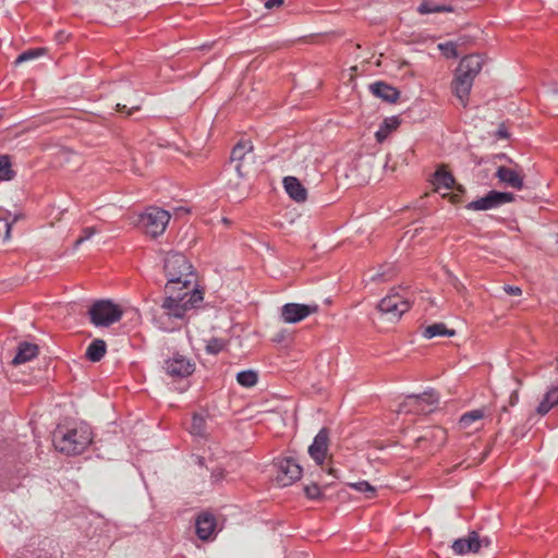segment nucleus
<instances>
[{
	"label": "nucleus",
	"mask_w": 558,
	"mask_h": 558,
	"mask_svg": "<svg viewBox=\"0 0 558 558\" xmlns=\"http://www.w3.org/2000/svg\"><path fill=\"white\" fill-rule=\"evenodd\" d=\"M217 521L213 513L202 512L195 520L196 535L202 541H208L211 538L216 531Z\"/></svg>",
	"instance_id": "obj_17"
},
{
	"label": "nucleus",
	"mask_w": 558,
	"mask_h": 558,
	"mask_svg": "<svg viewBox=\"0 0 558 558\" xmlns=\"http://www.w3.org/2000/svg\"><path fill=\"white\" fill-rule=\"evenodd\" d=\"M225 477V472L222 469H217L211 472L213 482H219Z\"/></svg>",
	"instance_id": "obj_41"
},
{
	"label": "nucleus",
	"mask_w": 558,
	"mask_h": 558,
	"mask_svg": "<svg viewBox=\"0 0 558 558\" xmlns=\"http://www.w3.org/2000/svg\"><path fill=\"white\" fill-rule=\"evenodd\" d=\"M92 441L93 432L86 424L58 425L52 433V444L56 450L66 456L83 453Z\"/></svg>",
	"instance_id": "obj_1"
},
{
	"label": "nucleus",
	"mask_w": 558,
	"mask_h": 558,
	"mask_svg": "<svg viewBox=\"0 0 558 558\" xmlns=\"http://www.w3.org/2000/svg\"><path fill=\"white\" fill-rule=\"evenodd\" d=\"M141 108L140 105H134L128 109L126 105L117 104V110L119 112H126L128 116L132 114L134 111H138Z\"/></svg>",
	"instance_id": "obj_39"
},
{
	"label": "nucleus",
	"mask_w": 558,
	"mask_h": 558,
	"mask_svg": "<svg viewBox=\"0 0 558 558\" xmlns=\"http://www.w3.org/2000/svg\"><path fill=\"white\" fill-rule=\"evenodd\" d=\"M15 172L12 169L11 159L8 155H0V180H12Z\"/></svg>",
	"instance_id": "obj_31"
},
{
	"label": "nucleus",
	"mask_w": 558,
	"mask_h": 558,
	"mask_svg": "<svg viewBox=\"0 0 558 558\" xmlns=\"http://www.w3.org/2000/svg\"><path fill=\"white\" fill-rule=\"evenodd\" d=\"M427 441L432 444V449L442 447L447 441V430L442 427L434 426L416 439L418 447H422Z\"/></svg>",
	"instance_id": "obj_19"
},
{
	"label": "nucleus",
	"mask_w": 558,
	"mask_h": 558,
	"mask_svg": "<svg viewBox=\"0 0 558 558\" xmlns=\"http://www.w3.org/2000/svg\"><path fill=\"white\" fill-rule=\"evenodd\" d=\"M275 466L277 469L276 482L282 487L292 485L302 476L303 469L294 458H278L275 461Z\"/></svg>",
	"instance_id": "obj_8"
},
{
	"label": "nucleus",
	"mask_w": 558,
	"mask_h": 558,
	"mask_svg": "<svg viewBox=\"0 0 558 558\" xmlns=\"http://www.w3.org/2000/svg\"><path fill=\"white\" fill-rule=\"evenodd\" d=\"M369 89L376 97L390 104L396 102L400 97V92L396 87L381 81L371 84Z\"/></svg>",
	"instance_id": "obj_21"
},
{
	"label": "nucleus",
	"mask_w": 558,
	"mask_h": 558,
	"mask_svg": "<svg viewBox=\"0 0 558 558\" xmlns=\"http://www.w3.org/2000/svg\"><path fill=\"white\" fill-rule=\"evenodd\" d=\"M518 400V397L517 395H512L511 398H510V403L511 405H513L515 403V401Z\"/></svg>",
	"instance_id": "obj_48"
},
{
	"label": "nucleus",
	"mask_w": 558,
	"mask_h": 558,
	"mask_svg": "<svg viewBox=\"0 0 558 558\" xmlns=\"http://www.w3.org/2000/svg\"><path fill=\"white\" fill-rule=\"evenodd\" d=\"M558 404V388H550L538 404L536 411L539 415L547 414L555 405Z\"/></svg>",
	"instance_id": "obj_28"
},
{
	"label": "nucleus",
	"mask_w": 558,
	"mask_h": 558,
	"mask_svg": "<svg viewBox=\"0 0 558 558\" xmlns=\"http://www.w3.org/2000/svg\"><path fill=\"white\" fill-rule=\"evenodd\" d=\"M453 8L447 4H438L434 1L424 0L417 7V12L420 14H430V13H442V12H452Z\"/></svg>",
	"instance_id": "obj_29"
},
{
	"label": "nucleus",
	"mask_w": 558,
	"mask_h": 558,
	"mask_svg": "<svg viewBox=\"0 0 558 558\" xmlns=\"http://www.w3.org/2000/svg\"><path fill=\"white\" fill-rule=\"evenodd\" d=\"M456 331L453 329H448L446 324L444 323H435L425 327L422 331V336L425 339H432L435 337H453Z\"/></svg>",
	"instance_id": "obj_27"
},
{
	"label": "nucleus",
	"mask_w": 558,
	"mask_h": 558,
	"mask_svg": "<svg viewBox=\"0 0 558 558\" xmlns=\"http://www.w3.org/2000/svg\"><path fill=\"white\" fill-rule=\"evenodd\" d=\"M485 417V409H474L463 413L459 421L458 426L468 433L476 432L482 428V420Z\"/></svg>",
	"instance_id": "obj_18"
},
{
	"label": "nucleus",
	"mask_w": 558,
	"mask_h": 558,
	"mask_svg": "<svg viewBox=\"0 0 558 558\" xmlns=\"http://www.w3.org/2000/svg\"><path fill=\"white\" fill-rule=\"evenodd\" d=\"M106 351V342L102 339H95L88 344L85 356L90 362H99L105 356Z\"/></svg>",
	"instance_id": "obj_25"
},
{
	"label": "nucleus",
	"mask_w": 558,
	"mask_h": 558,
	"mask_svg": "<svg viewBox=\"0 0 558 558\" xmlns=\"http://www.w3.org/2000/svg\"><path fill=\"white\" fill-rule=\"evenodd\" d=\"M165 293L167 295L161 303L162 310L168 316L180 319L203 301V293L198 289H168L165 286Z\"/></svg>",
	"instance_id": "obj_3"
},
{
	"label": "nucleus",
	"mask_w": 558,
	"mask_h": 558,
	"mask_svg": "<svg viewBox=\"0 0 558 558\" xmlns=\"http://www.w3.org/2000/svg\"><path fill=\"white\" fill-rule=\"evenodd\" d=\"M39 348L35 343L31 342H21L17 345L16 354L12 360L13 365H21L26 362L32 361L38 355Z\"/></svg>",
	"instance_id": "obj_24"
},
{
	"label": "nucleus",
	"mask_w": 558,
	"mask_h": 558,
	"mask_svg": "<svg viewBox=\"0 0 558 558\" xmlns=\"http://www.w3.org/2000/svg\"><path fill=\"white\" fill-rule=\"evenodd\" d=\"M4 226H5V228H7V233H9V231H10V226H9V223H7V222H5V223H4Z\"/></svg>",
	"instance_id": "obj_50"
},
{
	"label": "nucleus",
	"mask_w": 558,
	"mask_h": 558,
	"mask_svg": "<svg viewBox=\"0 0 558 558\" xmlns=\"http://www.w3.org/2000/svg\"><path fill=\"white\" fill-rule=\"evenodd\" d=\"M489 545L490 539L488 537L481 538L477 532L472 531L466 537L456 539L451 548L456 555L463 556L471 553L476 554L482 547H488Z\"/></svg>",
	"instance_id": "obj_11"
},
{
	"label": "nucleus",
	"mask_w": 558,
	"mask_h": 558,
	"mask_svg": "<svg viewBox=\"0 0 558 558\" xmlns=\"http://www.w3.org/2000/svg\"><path fill=\"white\" fill-rule=\"evenodd\" d=\"M438 48L446 58H458L457 45L454 43L439 44Z\"/></svg>",
	"instance_id": "obj_36"
},
{
	"label": "nucleus",
	"mask_w": 558,
	"mask_h": 558,
	"mask_svg": "<svg viewBox=\"0 0 558 558\" xmlns=\"http://www.w3.org/2000/svg\"><path fill=\"white\" fill-rule=\"evenodd\" d=\"M226 347V342L220 339V338H211L207 341V344H206V352L208 354H218L220 353Z\"/></svg>",
	"instance_id": "obj_35"
},
{
	"label": "nucleus",
	"mask_w": 558,
	"mask_h": 558,
	"mask_svg": "<svg viewBox=\"0 0 558 558\" xmlns=\"http://www.w3.org/2000/svg\"><path fill=\"white\" fill-rule=\"evenodd\" d=\"M399 125L400 120L398 117L393 116L386 118L375 133L376 141L378 143H383L392 131L398 129Z\"/></svg>",
	"instance_id": "obj_26"
},
{
	"label": "nucleus",
	"mask_w": 558,
	"mask_h": 558,
	"mask_svg": "<svg viewBox=\"0 0 558 558\" xmlns=\"http://www.w3.org/2000/svg\"><path fill=\"white\" fill-rule=\"evenodd\" d=\"M328 445L329 429L323 427L314 437L312 445L308 447V454L317 465H323L328 452Z\"/></svg>",
	"instance_id": "obj_13"
},
{
	"label": "nucleus",
	"mask_w": 558,
	"mask_h": 558,
	"mask_svg": "<svg viewBox=\"0 0 558 558\" xmlns=\"http://www.w3.org/2000/svg\"><path fill=\"white\" fill-rule=\"evenodd\" d=\"M195 461L196 463L199 465V466H204L205 465V458L201 457V456H197L195 458Z\"/></svg>",
	"instance_id": "obj_45"
},
{
	"label": "nucleus",
	"mask_w": 558,
	"mask_h": 558,
	"mask_svg": "<svg viewBox=\"0 0 558 558\" xmlns=\"http://www.w3.org/2000/svg\"><path fill=\"white\" fill-rule=\"evenodd\" d=\"M432 184L435 187V191H439L440 189L450 190L456 185V179L453 174L446 169V166H439L432 179Z\"/></svg>",
	"instance_id": "obj_23"
},
{
	"label": "nucleus",
	"mask_w": 558,
	"mask_h": 558,
	"mask_svg": "<svg viewBox=\"0 0 558 558\" xmlns=\"http://www.w3.org/2000/svg\"><path fill=\"white\" fill-rule=\"evenodd\" d=\"M88 314L90 316V322L95 326L108 327L119 322L123 315V312L119 305L112 303L111 301L100 300L90 306Z\"/></svg>",
	"instance_id": "obj_5"
},
{
	"label": "nucleus",
	"mask_w": 558,
	"mask_h": 558,
	"mask_svg": "<svg viewBox=\"0 0 558 558\" xmlns=\"http://www.w3.org/2000/svg\"><path fill=\"white\" fill-rule=\"evenodd\" d=\"M283 339H284L283 333H279V335H277V336H276V338H275L274 340H275L276 342H281V341H283Z\"/></svg>",
	"instance_id": "obj_47"
},
{
	"label": "nucleus",
	"mask_w": 558,
	"mask_h": 558,
	"mask_svg": "<svg viewBox=\"0 0 558 558\" xmlns=\"http://www.w3.org/2000/svg\"><path fill=\"white\" fill-rule=\"evenodd\" d=\"M163 270L168 289H197L193 266L182 253L169 252L163 260Z\"/></svg>",
	"instance_id": "obj_2"
},
{
	"label": "nucleus",
	"mask_w": 558,
	"mask_h": 558,
	"mask_svg": "<svg viewBox=\"0 0 558 558\" xmlns=\"http://www.w3.org/2000/svg\"><path fill=\"white\" fill-rule=\"evenodd\" d=\"M377 308L388 320L395 322L400 319L410 310V302L405 295L391 290L390 293L379 301Z\"/></svg>",
	"instance_id": "obj_7"
},
{
	"label": "nucleus",
	"mask_w": 558,
	"mask_h": 558,
	"mask_svg": "<svg viewBox=\"0 0 558 558\" xmlns=\"http://www.w3.org/2000/svg\"><path fill=\"white\" fill-rule=\"evenodd\" d=\"M317 304L287 303L280 308V318L287 324H296L318 312Z\"/></svg>",
	"instance_id": "obj_12"
},
{
	"label": "nucleus",
	"mask_w": 558,
	"mask_h": 558,
	"mask_svg": "<svg viewBox=\"0 0 558 558\" xmlns=\"http://www.w3.org/2000/svg\"><path fill=\"white\" fill-rule=\"evenodd\" d=\"M44 51L45 50L41 48L27 49V50L23 51L21 54H19V57L15 60V64H20V63L36 59V58L40 57L44 53Z\"/></svg>",
	"instance_id": "obj_34"
},
{
	"label": "nucleus",
	"mask_w": 558,
	"mask_h": 558,
	"mask_svg": "<svg viewBox=\"0 0 558 558\" xmlns=\"http://www.w3.org/2000/svg\"><path fill=\"white\" fill-rule=\"evenodd\" d=\"M350 487H352L353 489H355L360 493H364L367 498H373L376 495V488L374 486H372L366 481L352 483V484H350Z\"/></svg>",
	"instance_id": "obj_33"
},
{
	"label": "nucleus",
	"mask_w": 558,
	"mask_h": 558,
	"mask_svg": "<svg viewBox=\"0 0 558 558\" xmlns=\"http://www.w3.org/2000/svg\"><path fill=\"white\" fill-rule=\"evenodd\" d=\"M508 414H509L508 408L506 405H504L501 408V412H500V414L498 416V422L500 423L504 420V415H508Z\"/></svg>",
	"instance_id": "obj_44"
},
{
	"label": "nucleus",
	"mask_w": 558,
	"mask_h": 558,
	"mask_svg": "<svg viewBox=\"0 0 558 558\" xmlns=\"http://www.w3.org/2000/svg\"><path fill=\"white\" fill-rule=\"evenodd\" d=\"M504 290L507 294L509 295H515V296H519L522 294V290L520 287H517V286H505L504 287Z\"/></svg>",
	"instance_id": "obj_40"
},
{
	"label": "nucleus",
	"mask_w": 558,
	"mask_h": 558,
	"mask_svg": "<svg viewBox=\"0 0 558 558\" xmlns=\"http://www.w3.org/2000/svg\"><path fill=\"white\" fill-rule=\"evenodd\" d=\"M97 232H98V230L95 227H86V228H84L82 230L81 235L76 239V241L74 243L75 246H78L83 242L87 241L88 239H90Z\"/></svg>",
	"instance_id": "obj_38"
},
{
	"label": "nucleus",
	"mask_w": 558,
	"mask_h": 558,
	"mask_svg": "<svg viewBox=\"0 0 558 558\" xmlns=\"http://www.w3.org/2000/svg\"><path fill=\"white\" fill-rule=\"evenodd\" d=\"M450 201H451L452 203H458V202H460V195H459V194H457V193H456V194H451V195H450Z\"/></svg>",
	"instance_id": "obj_46"
},
{
	"label": "nucleus",
	"mask_w": 558,
	"mask_h": 558,
	"mask_svg": "<svg viewBox=\"0 0 558 558\" xmlns=\"http://www.w3.org/2000/svg\"><path fill=\"white\" fill-rule=\"evenodd\" d=\"M283 3V0H266L265 8L272 9L276 7H280Z\"/></svg>",
	"instance_id": "obj_43"
},
{
	"label": "nucleus",
	"mask_w": 558,
	"mask_h": 558,
	"mask_svg": "<svg viewBox=\"0 0 558 558\" xmlns=\"http://www.w3.org/2000/svg\"><path fill=\"white\" fill-rule=\"evenodd\" d=\"M451 86L453 94L459 99L462 107L465 108L469 102V96L473 86V81L462 77L456 73Z\"/></svg>",
	"instance_id": "obj_20"
},
{
	"label": "nucleus",
	"mask_w": 558,
	"mask_h": 558,
	"mask_svg": "<svg viewBox=\"0 0 558 558\" xmlns=\"http://www.w3.org/2000/svg\"><path fill=\"white\" fill-rule=\"evenodd\" d=\"M206 432V421L202 415L194 414L191 423V433L196 436H204Z\"/></svg>",
	"instance_id": "obj_32"
},
{
	"label": "nucleus",
	"mask_w": 558,
	"mask_h": 558,
	"mask_svg": "<svg viewBox=\"0 0 558 558\" xmlns=\"http://www.w3.org/2000/svg\"><path fill=\"white\" fill-rule=\"evenodd\" d=\"M457 190H458L459 192H461V193L464 191V189H463V186H462V185H458V186H457Z\"/></svg>",
	"instance_id": "obj_49"
},
{
	"label": "nucleus",
	"mask_w": 558,
	"mask_h": 558,
	"mask_svg": "<svg viewBox=\"0 0 558 558\" xmlns=\"http://www.w3.org/2000/svg\"><path fill=\"white\" fill-rule=\"evenodd\" d=\"M514 201L515 195L513 193L492 190L485 196L470 202L465 208L474 211L489 210Z\"/></svg>",
	"instance_id": "obj_9"
},
{
	"label": "nucleus",
	"mask_w": 558,
	"mask_h": 558,
	"mask_svg": "<svg viewBox=\"0 0 558 558\" xmlns=\"http://www.w3.org/2000/svg\"><path fill=\"white\" fill-rule=\"evenodd\" d=\"M163 369L171 378L183 379L194 373L195 363L185 355L177 352L169 359L165 360Z\"/></svg>",
	"instance_id": "obj_10"
},
{
	"label": "nucleus",
	"mask_w": 558,
	"mask_h": 558,
	"mask_svg": "<svg viewBox=\"0 0 558 558\" xmlns=\"http://www.w3.org/2000/svg\"><path fill=\"white\" fill-rule=\"evenodd\" d=\"M483 59L478 54H469L463 57L456 70V73L462 77L474 82L476 75L481 72Z\"/></svg>",
	"instance_id": "obj_15"
},
{
	"label": "nucleus",
	"mask_w": 558,
	"mask_h": 558,
	"mask_svg": "<svg viewBox=\"0 0 558 558\" xmlns=\"http://www.w3.org/2000/svg\"><path fill=\"white\" fill-rule=\"evenodd\" d=\"M439 395L429 389L418 395H409L399 404L397 413L427 415L437 408Z\"/></svg>",
	"instance_id": "obj_4"
},
{
	"label": "nucleus",
	"mask_w": 558,
	"mask_h": 558,
	"mask_svg": "<svg viewBox=\"0 0 558 558\" xmlns=\"http://www.w3.org/2000/svg\"><path fill=\"white\" fill-rule=\"evenodd\" d=\"M495 177L506 186H510L518 191L522 190L524 186V174L521 170L519 171L505 166H500L497 168Z\"/></svg>",
	"instance_id": "obj_16"
},
{
	"label": "nucleus",
	"mask_w": 558,
	"mask_h": 558,
	"mask_svg": "<svg viewBox=\"0 0 558 558\" xmlns=\"http://www.w3.org/2000/svg\"><path fill=\"white\" fill-rule=\"evenodd\" d=\"M304 493H305V496L310 499H318L322 497V489L320 487L315 484V483H312L310 485H306L304 487Z\"/></svg>",
	"instance_id": "obj_37"
},
{
	"label": "nucleus",
	"mask_w": 558,
	"mask_h": 558,
	"mask_svg": "<svg viewBox=\"0 0 558 558\" xmlns=\"http://www.w3.org/2000/svg\"><path fill=\"white\" fill-rule=\"evenodd\" d=\"M496 136L498 138H508L509 137V133H508V131H507L505 125H500L498 128V130L496 131Z\"/></svg>",
	"instance_id": "obj_42"
},
{
	"label": "nucleus",
	"mask_w": 558,
	"mask_h": 558,
	"mask_svg": "<svg viewBox=\"0 0 558 558\" xmlns=\"http://www.w3.org/2000/svg\"><path fill=\"white\" fill-rule=\"evenodd\" d=\"M283 187L287 194L295 202L302 203L307 198V191L295 177H286Z\"/></svg>",
	"instance_id": "obj_22"
},
{
	"label": "nucleus",
	"mask_w": 558,
	"mask_h": 558,
	"mask_svg": "<svg viewBox=\"0 0 558 558\" xmlns=\"http://www.w3.org/2000/svg\"><path fill=\"white\" fill-rule=\"evenodd\" d=\"M236 381L245 388L255 386L258 381V373L253 369L241 371L236 374Z\"/></svg>",
	"instance_id": "obj_30"
},
{
	"label": "nucleus",
	"mask_w": 558,
	"mask_h": 558,
	"mask_svg": "<svg viewBox=\"0 0 558 558\" xmlns=\"http://www.w3.org/2000/svg\"><path fill=\"white\" fill-rule=\"evenodd\" d=\"M170 220V214L159 207H149L141 215V223L151 238L161 235Z\"/></svg>",
	"instance_id": "obj_6"
},
{
	"label": "nucleus",
	"mask_w": 558,
	"mask_h": 558,
	"mask_svg": "<svg viewBox=\"0 0 558 558\" xmlns=\"http://www.w3.org/2000/svg\"><path fill=\"white\" fill-rule=\"evenodd\" d=\"M253 151V144L250 140H241L232 148L230 163H234V170L239 178H244L247 171L244 169V159L248 153Z\"/></svg>",
	"instance_id": "obj_14"
}]
</instances>
